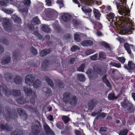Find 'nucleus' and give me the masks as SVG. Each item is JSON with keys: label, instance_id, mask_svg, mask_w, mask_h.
<instances>
[{"label": "nucleus", "instance_id": "nucleus-5", "mask_svg": "<svg viewBox=\"0 0 135 135\" xmlns=\"http://www.w3.org/2000/svg\"><path fill=\"white\" fill-rule=\"evenodd\" d=\"M86 73L88 75L90 80L95 79L97 76V74L96 73V72L93 71L91 69L88 70Z\"/></svg>", "mask_w": 135, "mask_h": 135}, {"label": "nucleus", "instance_id": "nucleus-63", "mask_svg": "<svg viewBox=\"0 0 135 135\" xmlns=\"http://www.w3.org/2000/svg\"><path fill=\"white\" fill-rule=\"evenodd\" d=\"M96 27L98 28H100L102 27V25L100 23H97V24L96 25Z\"/></svg>", "mask_w": 135, "mask_h": 135}, {"label": "nucleus", "instance_id": "nucleus-60", "mask_svg": "<svg viewBox=\"0 0 135 135\" xmlns=\"http://www.w3.org/2000/svg\"><path fill=\"white\" fill-rule=\"evenodd\" d=\"M96 34L97 35L99 36H102L103 35L101 32L99 31H97L96 33Z\"/></svg>", "mask_w": 135, "mask_h": 135}, {"label": "nucleus", "instance_id": "nucleus-38", "mask_svg": "<svg viewBox=\"0 0 135 135\" xmlns=\"http://www.w3.org/2000/svg\"><path fill=\"white\" fill-rule=\"evenodd\" d=\"M74 39L76 41L79 42L81 41L80 35L78 33H75L74 35Z\"/></svg>", "mask_w": 135, "mask_h": 135}, {"label": "nucleus", "instance_id": "nucleus-6", "mask_svg": "<svg viewBox=\"0 0 135 135\" xmlns=\"http://www.w3.org/2000/svg\"><path fill=\"white\" fill-rule=\"evenodd\" d=\"M77 102V97L75 96H73L71 97L67 103H70L72 106H74L76 105Z\"/></svg>", "mask_w": 135, "mask_h": 135}, {"label": "nucleus", "instance_id": "nucleus-16", "mask_svg": "<svg viewBox=\"0 0 135 135\" xmlns=\"http://www.w3.org/2000/svg\"><path fill=\"white\" fill-rule=\"evenodd\" d=\"M3 26L4 28L8 31L7 28L8 27L9 20L6 18H4L3 20Z\"/></svg>", "mask_w": 135, "mask_h": 135}, {"label": "nucleus", "instance_id": "nucleus-37", "mask_svg": "<svg viewBox=\"0 0 135 135\" xmlns=\"http://www.w3.org/2000/svg\"><path fill=\"white\" fill-rule=\"evenodd\" d=\"M56 126L60 129H62L63 128V124L61 122H58L56 124Z\"/></svg>", "mask_w": 135, "mask_h": 135}, {"label": "nucleus", "instance_id": "nucleus-56", "mask_svg": "<svg viewBox=\"0 0 135 135\" xmlns=\"http://www.w3.org/2000/svg\"><path fill=\"white\" fill-rule=\"evenodd\" d=\"M9 114L8 115L9 116V117H9V118H14V116L15 115L14 114H13L11 112L10 113H9Z\"/></svg>", "mask_w": 135, "mask_h": 135}, {"label": "nucleus", "instance_id": "nucleus-45", "mask_svg": "<svg viewBox=\"0 0 135 135\" xmlns=\"http://www.w3.org/2000/svg\"><path fill=\"white\" fill-rule=\"evenodd\" d=\"M99 56L100 59H104L105 58V54L103 52H100L99 54Z\"/></svg>", "mask_w": 135, "mask_h": 135}, {"label": "nucleus", "instance_id": "nucleus-54", "mask_svg": "<svg viewBox=\"0 0 135 135\" xmlns=\"http://www.w3.org/2000/svg\"><path fill=\"white\" fill-rule=\"evenodd\" d=\"M46 4L48 6H50L51 5V2L50 0H46Z\"/></svg>", "mask_w": 135, "mask_h": 135}, {"label": "nucleus", "instance_id": "nucleus-15", "mask_svg": "<svg viewBox=\"0 0 135 135\" xmlns=\"http://www.w3.org/2000/svg\"><path fill=\"white\" fill-rule=\"evenodd\" d=\"M50 50L49 49H45L42 50L40 53V55L41 56H44L50 53Z\"/></svg>", "mask_w": 135, "mask_h": 135}, {"label": "nucleus", "instance_id": "nucleus-31", "mask_svg": "<svg viewBox=\"0 0 135 135\" xmlns=\"http://www.w3.org/2000/svg\"><path fill=\"white\" fill-rule=\"evenodd\" d=\"M32 21L33 24H37L40 23V21L37 17H36L33 18Z\"/></svg>", "mask_w": 135, "mask_h": 135}, {"label": "nucleus", "instance_id": "nucleus-12", "mask_svg": "<svg viewBox=\"0 0 135 135\" xmlns=\"http://www.w3.org/2000/svg\"><path fill=\"white\" fill-rule=\"evenodd\" d=\"M121 105L123 108H127L129 110L132 107V105L131 103L128 102L127 103L125 101L124 103H121Z\"/></svg>", "mask_w": 135, "mask_h": 135}, {"label": "nucleus", "instance_id": "nucleus-22", "mask_svg": "<svg viewBox=\"0 0 135 135\" xmlns=\"http://www.w3.org/2000/svg\"><path fill=\"white\" fill-rule=\"evenodd\" d=\"M82 11L85 13H89L91 12V9L89 8L83 7L82 8Z\"/></svg>", "mask_w": 135, "mask_h": 135}, {"label": "nucleus", "instance_id": "nucleus-59", "mask_svg": "<svg viewBox=\"0 0 135 135\" xmlns=\"http://www.w3.org/2000/svg\"><path fill=\"white\" fill-rule=\"evenodd\" d=\"M97 73L100 74L101 75L103 74L102 72V70L98 68L97 70Z\"/></svg>", "mask_w": 135, "mask_h": 135}, {"label": "nucleus", "instance_id": "nucleus-29", "mask_svg": "<svg viewBox=\"0 0 135 135\" xmlns=\"http://www.w3.org/2000/svg\"><path fill=\"white\" fill-rule=\"evenodd\" d=\"M11 135H23L22 132L18 130L14 131L12 132Z\"/></svg>", "mask_w": 135, "mask_h": 135}, {"label": "nucleus", "instance_id": "nucleus-33", "mask_svg": "<svg viewBox=\"0 0 135 135\" xmlns=\"http://www.w3.org/2000/svg\"><path fill=\"white\" fill-rule=\"evenodd\" d=\"M43 90V91L47 94H51V90L50 89L47 88H44Z\"/></svg>", "mask_w": 135, "mask_h": 135}, {"label": "nucleus", "instance_id": "nucleus-41", "mask_svg": "<svg viewBox=\"0 0 135 135\" xmlns=\"http://www.w3.org/2000/svg\"><path fill=\"white\" fill-rule=\"evenodd\" d=\"M62 118L64 122L67 123L70 120L69 118L67 116H64L62 117Z\"/></svg>", "mask_w": 135, "mask_h": 135}, {"label": "nucleus", "instance_id": "nucleus-11", "mask_svg": "<svg viewBox=\"0 0 135 135\" xmlns=\"http://www.w3.org/2000/svg\"><path fill=\"white\" fill-rule=\"evenodd\" d=\"M93 42L90 40H86L84 41L81 42V45L84 46H88L92 45Z\"/></svg>", "mask_w": 135, "mask_h": 135}, {"label": "nucleus", "instance_id": "nucleus-7", "mask_svg": "<svg viewBox=\"0 0 135 135\" xmlns=\"http://www.w3.org/2000/svg\"><path fill=\"white\" fill-rule=\"evenodd\" d=\"M17 112L20 114L21 118L23 120H25L27 118V115L26 114L24 111L21 108H19L17 110Z\"/></svg>", "mask_w": 135, "mask_h": 135}, {"label": "nucleus", "instance_id": "nucleus-62", "mask_svg": "<svg viewBox=\"0 0 135 135\" xmlns=\"http://www.w3.org/2000/svg\"><path fill=\"white\" fill-rule=\"evenodd\" d=\"M47 119L50 121L53 120V116L51 115H50L47 117Z\"/></svg>", "mask_w": 135, "mask_h": 135}, {"label": "nucleus", "instance_id": "nucleus-64", "mask_svg": "<svg viewBox=\"0 0 135 135\" xmlns=\"http://www.w3.org/2000/svg\"><path fill=\"white\" fill-rule=\"evenodd\" d=\"M75 132L76 135H80V132L79 131L77 130H75Z\"/></svg>", "mask_w": 135, "mask_h": 135}, {"label": "nucleus", "instance_id": "nucleus-47", "mask_svg": "<svg viewBox=\"0 0 135 135\" xmlns=\"http://www.w3.org/2000/svg\"><path fill=\"white\" fill-rule=\"evenodd\" d=\"M23 2L25 4L28 6H29L31 3L30 0H24Z\"/></svg>", "mask_w": 135, "mask_h": 135}, {"label": "nucleus", "instance_id": "nucleus-17", "mask_svg": "<svg viewBox=\"0 0 135 135\" xmlns=\"http://www.w3.org/2000/svg\"><path fill=\"white\" fill-rule=\"evenodd\" d=\"M1 128L3 130H6L8 131H10L12 129L11 127H9L7 124L5 125L3 124L1 125Z\"/></svg>", "mask_w": 135, "mask_h": 135}, {"label": "nucleus", "instance_id": "nucleus-3", "mask_svg": "<svg viewBox=\"0 0 135 135\" xmlns=\"http://www.w3.org/2000/svg\"><path fill=\"white\" fill-rule=\"evenodd\" d=\"M80 1L83 4L89 6H92L93 3H95L98 5L101 4L100 2L96 1V0H80Z\"/></svg>", "mask_w": 135, "mask_h": 135}, {"label": "nucleus", "instance_id": "nucleus-57", "mask_svg": "<svg viewBox=\"0 0 135 135\" xmlns=\"http://www.w3.org/2000/svg\"><path fill=\"white\" fill-rule=\"evenodd\" d=\"M105 8L106 12H108L111 10V8L110 6L106 7Z\"/></svg>", "mask_w": 135, "mask_h": 135}, {"label": "nucleus", "instance_id": "nucleus-42", "mask_svg": "<svg viewBox=\"0 0 135 135\" xmlns=\"http://www.w3.org/2000/svg\"><path fill=\"white\" fill-rule=\"evenodd\" d=\"M2 10L8 14L13 13L14 12L13 10L12 9H3Z\"/></svg>", "mask_w": 135, "mask_h": 135}, {"label": "nucleus", "instance_id": "nucleus-34", "mask_svg": "<svg viewBox=\"0 0 135 135\" xmlns=\"http://www.w3.org/2000/svg\"><path fill=\"white\" fill-rule=\"evenodd\" d=\"M78 78L80 81H84L85 80V76L82 74H78Z\"/></svg>", "mask_w": 135, "mask_h": 135}, {"label": "nucleus", "instance_id": "nucleus-24", "mask_svg": "<svg viewBox=\"0 0 135 135\" xmlns=\"http://www.w3.org/2000/svg\"><path fill=\"white\" fill-rule=\"evenodd\" d=\"M41 82L39 80H36L35 82L33 83V85L34 87L35 88H38L40 85Z\"/></svg>", "mask_w": 135, "mask_h": 135}, {"label": "nucleus", "instance_id": "nucleus-4", "mask_svg": "<svg viewBox=\"0 0 135 135\" xmlns=\"http://www.w3.org/2000/svg\"><path fill=\"white\" fill-rule=\"evenodd\" d=\"M35 78L31 75H27L25 80V82L27 85L30 86H32L34 83Z\"/></svg>", "mask_w": 135, "mask_h": 135}, {"label": "nucleus", "instance_id": "nucleus-52", "mask_svg": "<svg viewBox=\"0 0 135 135\" xmlns=\"http://www.w3.org/2000/svg\"><path fill=\"white\" fill-rule=\"evenodd\" d=\"M94 52L93 51L91 50H87L85 52V54L87 55H89Z\"/></svg>", "mask_w": 135, "mask_h": 135}, {"label": "nucleus", "instance_id": "nucleus-48", "mask_svg": "<svg viewBox=\"0 0 135 135\" xmlns=\"http://www.w3.org/2000/svg\"><path fill=\"white\" fill-rule=\"evenodd\" d=\"M117 59L122 64H123L125 62L126 59L124 57H117Z\"/></svg>", "mask_w": 135, "mask_h": 135}, {"label": "nucleus", "instance_id": "nucleus-58", "mask_svg": "<svg viewBox=\"0 0 135 135\" xmlns=\"http://www.w3.org/2000/svg\"><path fill=\"white\" fill-rule=\"evenodd\" d=\"M28 27L31 30H34V26L33 25H29L28 26Z\"/></svg>", "mask_w": 135, "mask_h": 135}, {"label": "nucleus", "instance_id": "nucleus-55", "mask_svg": "<svg viewBox=\"0 0 135 135\" xmlns=\"http://www.w3.org/2000/svg\"><path fill=\"white\" fill-rule=\"evenodd\" d=\"M47 81L48 84H49L51 86H53V83L50 79H49L48 80H47Z\"/></svg>", "mask_w": 135, "mask_h": 135}, {"label": "nucleus", "instance_id": "nucleus-14", "mask_svg": "<svg viewBox=\"0 0 135 135\" xmlns=\"http://www.w3.org/2000/svg\"><path fill=\"white\" fill-rule=\"evenodd\" d=\"M71 17V15L70 14L66 13L62 16V18L64 21H66L70 19Z\"/></svg>", "mask_w": 135, "mask_h": 135}, {"label": "nucleus", "instance_id": "nucleus-23", "mask_svg": "<svg viewBox=\"0 0 135 135\" xmlns=\"http://www.w3.org/2000/svg\"><path fill=\"white\" fill-rule=\"evenodd\" d=\"M10 94L14 96H17L21 94V92L19 90H13L10 92Z\"/></svg>", "mask_w": 135, "mask_h": 135}, {"label": "nucleus", "instance_id": "nucleus-35", "mask_svg": "<svg viewBox=\"0 0 135 135\" xmlns=\"http://www.w3.org/2000/svg\"><path fill=\"white\" fill-rule=\"evenodd\" d=\"M107 128L106 127H101L100 129V133L102 135H105L106 134L105 132L107 131Z\"/></svg>", "mask_w": 135, "mask_h": 135}, {"label": "nucleus", "instance_id": "nucleus-18", "mask_svg": "<svg viewBox=\"0 0 135 135\" xmlns=\"http://www.w3.org/2000/svg\"><path fill=\"white\" fill-rule=\"evenodd\" d=\"M42 28L44 31L46 32H49L51 31V29L48 26L46 25H43Z\"/></svg>", "mask_w": 135, "mask_h": 135}, {"label": "nucleus", "instance_id": "nucleus-26", "mask_svg": "<svg viewBox=\"0 0 135 135\" xmlns=\"http://www.w3.org/2000/svg\"><path fill=\"white\" fill-rule=\"evenodd\" d=\"M128 67L129 69H135V64L131 61H129L128 64Z\"/></svg>", "mask_w": 135, "mask_h": 135}, {"label": "nucleus", "instance_id": "nucleus-25", "mask_svg": "<svg viewBox=\"0 0 135 135\" xmlns=\"http://www.w3.org/2000/svg\"><path fill=\"white\" fill-rule=\"evenodd\" d=\"M108 98L109 99L112 100L117 99L118 97L115 96L114 94L112 93L109 94Z\"/></svg>", "mask_w": 135, "mask_h": 135}, {"label": "nucleus", "instance_id": "nucleus-10", "mask_svg": "<svg viewBox=\"0 0 135 135\" xmlns=\"http://www.w3.org/2000/svg\"><path fill=\"white\" fill-rule=\"evenodd\" d=\"M73 96L71 94L69 93H66L64 94L63 100L66 103H68L69 100L71 96Z\"/></svg>", "mask_w": 135, "mask_h": 135}, {"label": "nucleus", "instance_id": "nucleus-28", "mask_svg": "<svg viewBox=\"0 0 135 135\" xmlns=\"http://www.w3.org/2000/svg\"><path fill=\"white\" fill-rule=\"evenodd\" d=\"M32 128L33 131H35V133H38L39 132V129L38 126L36 125L32 126Z\"/></svg>", "mask_w": 135, "mask_h": 135}, {"label": "nucleus", "instance_id": "nucleus-51", "mask_svg": "<svg viewBox=\"0 0 135 135\" xmlns=\"http://www.w3.org/2000/svg\"><path fill=\"white\" fill-rule=\"evenodd\" d=\"M3 91L4 93L5 94L7 95H8L9 91L8 90L7 88L5 87V88H4L3 89Z\"/></svg>", "mask_w": 135, "mask_h": 135}, {"label": "nucleus", "instance_id": "nucleus-30", "mask_svg": "<svg viewBox=\"0 0 135 135\" xmlns=\"http://www.w3.org/2000/svg\"><path fill=\"white\" fill-rule=\"evenodd\" d=\"M109 64L112 66H114L117 68L121 67V65L120 63H117L114 62H111Z\"/></svg>", "mask_w": 135, "mask_h": 135}, {"label": "nucleus", "instance_id": "nucleus-40", "mask_svg": "<svg viewBox=\"0 0 135 135\" xmlns=\"http://www.w3.org/2000/svg\"><path fill=\"white\" fill-rule=\"evenodd\" d=\"M30 52L34 55H36L37 53L36 50L33 47H32L30 49Z\"/></svg>", "mask_w": 135, "mask_h": 135}, {"label": "nucleus", "instance_id": "nucleus-20", "mask_svg": "<svg viewBox=\"0 0 135 135\" xmlns=\"http://www.w3.org/2000/svg\"><path fill=\"white\" fill-rule=\"evenodd\" d=\"M96 104V103L93 102H91L89 103L88 105V109L91 110H93L94 108L95 107Z\"/></svg>", "mask_w": 135, "mask_h": 135}, {"label": "nucleus", "instance_id": "nucleus-1", "mask_svg": "<svg viewBox=\"0 0 135 135\" xmlns=\"http://www.w3.org/2000/svg\"><path fill=\"white\" fill-rule=\"evenodd\" d=\"M118 12L123 16H118L114 18V14L110 13L107 17L108 19L110 18L116 25L117 24L120 28L119 33L124 35L126 33L130 34L132 32L133 28L131 27L132 25V22L128 17L129 14V11L126 5L127 0H115Z\"/></svg>", "mask_w": 135, "mask_h": 135}, {"label": "nucleus", "instance_id": "nucleus-21", "mask_svg": "<svg viewBox=\"0 0 135 135\" xmlns=\"http://www.w3.org/2000/svg\"><path fill=\"white\" fill-rule=\"evenodd\" d=\"M94 12L95 17H96L97 19H99L101 15V14L99 13V11L97 9H94Z\"/></svg>", "mask_w": 135, "mask_h": 135}, {"label": "nucleus", "instance_id": "nucleus-39", "mask_svg": "<svg viewBox=\"0 0 135 135\" xmlns=\"http://www.w3.org/2000/svg\"><path fill=\"white\" fill-rule=\"evenodd\" d=\"M26 102V100L22 98H20L17 100V103L21 104H24Z\"/></svg>", "mask_w": 135, "mask_h": 135}, {"label": "nucleus", "instance_id": "nucleus-46", "mask_svg": "<svg viewBox=\"0 0 135 135\" xmlns=\"http://www.w3.org/2000/svg\"><path fill=\"white\" fill-rule=\"evenodd\" d=\"M128 131L127 129H124L121 131L119 134V135H127Z\"/></svg>", "mask_w": 135, "mask_h": 135}, {"label": "nucleus", "instance_id": "nucleus-13", "mask_svg": "<svg viewBox=\"0 0 135 135\" xmlns=\"http://www.w3.org/2000/svg\"><path fill=\"white\" fill-rule=\"evenodd\" d=\"M11 60V58L9 56L5 57L2 58L1 63L3 64H5L8 63Z\"/></svg>", "mask_w": 135, "mask_h": 135}, {"label": "nucleus", "instance_id": "nucleus-53", "mask_svg": "<svg viewBox=\"0 0 135 135\" xmlns=\"http://www.w3.org/2000/svg\"><path fill=\"white\" fill-rule=\"evenodd\" d=\"M56 3L60 6V8L63 6V3L62 0H58Z\"/></svg>", "mask_w": 135, "mask_h": 135}, {"label": "nucleus", "instance_id": "nucleus-49", "mask_svg": "<svg viewBox=\"0 0 135 135\" xmlns=\"http://www.w3.org/2000/svg\"><path fill=\"white\" fill-rule=\"evenodd\" d=\"M79 47L76 46H73L71 48V50L73 51H75L79 49Z\"/></svg>", "mask_w": 135, "mask_h": 135}, {"label": "nucleus", "instance_id": "nucleus-19", "mask_svg": "<svg viewBox=\"0 0 135 135\" xmlns=\"http://www.w3.org/2000/svg\"><path fill=\"white\" fill-rule=\"evenodd\" d=\"M44 129L46 132L47 134L50 133H52V131L50 129V128L45 123L44 124Z\"/></svg>", "mask_w": 135, "mask_h": 135}, {"label": "nucleus", "instance_id": "nucleus-9", "mask_svg": "<svg viewBox=\"0 0 135 135\" xmlns=\"http://www.w3.org/2000/svg\"><path fill=\"white\" fill-rule=\"evenodd\" d=\"M10 2V3L12 5L14 6L16 5V4L14 2L13 0H3L0 2V5L1 6H5L7 5V4Z\"/></svg>", "mask_w": 135, "mask_h": 135}, {"label": "nucleus", "instance_id": "nucleus-44", "mask_svg": "<svg viewBox=\"0 0 135 135\" xmlns=\"http://www.w3.org/2000/svg\"><path fill=\"white\" fill-rule=\"evenodd\" d=\"M85 66L84 64H82L78 69V71L82 72H84V69Z\"/></svg>", "mask_w": 135, "mask_h": 135}, {"label": "nucleus", "instance_id": "nucleus-61", "mask_svg": "<svg viewBox=\"0 0 135 135\" xmlns=\"http://www.w3.org/2000/svg\"><path fill=\"white\" fill-rule=\"evenodd\" d=\"M74 61V59L73 58H70L69 60V62L70 64H73Z\"/></svg>", "mask_w": 135, "mask_h": 135}, {"label": "nucleus", "instance_id": "nucleus-36", "mask_svg": "<svg viewBox=\"0 0 135 135\" xmlns=\"http://www.w3.org/2000/svg\"><path fill=\"white\" fill-rule=\"evenodd\" d=\"M107 115L106 114L104 113H102L99 114L96 117V118L97 119L100 118H104Z\"/></svg>", "mask_w": 135, "mask_h": 135}, {"label": "nucleus", "instance_id": "nucleus-27", "mask_svg": "<svg viewBox=\"0 0 135 135\" xmlns=\"http://www.w3.org/2000/svg\"><path fill=\"white\" fill-rule=\"evenodd\" d=\"M12 17L15 22L20 23L21 21V19L18 17L17 16L13 15Z\"/></svg>", "mask_w": 135, "mask_h": 135}, {"label": "nucleus", "instance_id": "nucleus-32", "mask_svg": "<svg viewBox=\"0 0 135 135\" xmlns=\"http://www.w3.org/2000/svg\"><path fill=\"white\" fill-rule=\"evenodd\" d=\"M22 81V78L19 76H17L15 79V82L16 84H20Z\"/></svg>", "mask_w": 135, "mask_h": 135}, {"label": "nucleus", "instance_id": "nucleus-8", "mask_svg": "<svg viewBox=\"0 0 135 135\" xmlns=\"http://www.w3.org/2000/svg\"><path fill=\"white\" fill-rule=\"evenodd\" d=\"M124 46L127 51L128 54H130L131 53V50L130 49V46H131V48L134 51L135 50V47L134 46L132 45H129L127 43H125L124 44Z\"/></svg>", "mask_w": 135, "mask_h": 135}, {"label": "nucleus", "instance_id": "nucleus-43", "mask_svg": "<svg viewBox=\"0 0 135 135\" xmlns=\"http://www.w3.org/2000/svg\"><path fill=\"white\" fill-rule=\"evenodd\" d=\"M101 44L102 46H104L107 48H109L110 47L109 45L104 41L102 42L101 43Z\"/></svg>", "mask_w": 135, "mask_h": 135}, {"label": "nucleus", "instance_id": "nucleus-50", "mask_svg": "<svg viewBox=\"0 0 135 135\" xmlns=\"http://www.w3.org/2000/svg\"><path fill=\"white\" fill-rule=\"evenodd\" d=\"M91 59L92 60H95L98 59V55L95 54L93 56L90 57Z\"/></svg>", "mask_w": 135, "mask_h": 135}, {"label": "nucleus", "instance_id": "nucleus-2", "mask_svg": "<svg viewBox=\"0 0 135 135\" xmlns=\"http://www.w3.org/2000/svg\"><path fill=\"white\" fill-rule=\"evenodd\" d=\"M24 90L27 95L31 96V97L30 99V101L32 104H34L35 102V100L36 98V95L35 93L32 91L31 89L26 87L24 88Z\"/></svg>", "mask_w": 135, "mask_h": 135}]
</instances>
